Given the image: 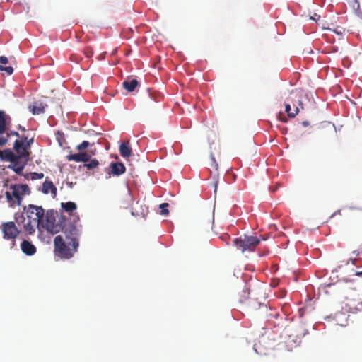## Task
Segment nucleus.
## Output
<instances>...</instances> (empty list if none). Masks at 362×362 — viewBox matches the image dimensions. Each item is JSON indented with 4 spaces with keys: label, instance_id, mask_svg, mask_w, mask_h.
Instances as JSON below:
<instances>
[{
    "label": "nucleus",
    "instance_id": "1",
    "mask_svg": "<svg viewBox=\"0 0 362 362\" xmlns=\"http://www.w3.org/2000/svg\"><path fill=\"white\" fill-rule=\"evenodd\" d=\"M66 222V218L63 215L58 216L57 211L51 209L48 210L45 214L43 222L41 226L47 232L52 234H56L62 231L64 228V224Z\"/></svg>",
    "mask_w": 362,
    "mask_h": 362
},
{
    "label": "nucleus",
    "instance_id": "2",
    "mask_svg": "<svg viewBox=\"0 0 362 362\" xmlns=\"http://www.w3.org/2000/svg\"><path fill=\"white\" fill-rule=\"evenodd\" d=\"M54 252L56 256L62 259H69L78 250V245H69V242L63 238L62 235H57L54 239Z\"/></svg>",
    "mask_w": 362,
    "mask_h": 362
},
{
    "label": "nucleus",
    "instance_id": "3",
    "mask_svg": "<svg viewBox=\"0 0 362 362\" xmlns=\"http://www.w3.org/2000/svg\"><path fill=\"white\" fill-rule=\"evenodd\" d=\"M30 194V189L28 185L15 184L8 187V190L6 192V197L11 206H20L23 197Z\"/></svg>",
    "mask_w": 362,
    "mask_h": 362
},
{
    "label": "nucleus",
    "instance_id": "4",
    "mask_svg": "<svg viewBox=\"0 0 362 362\" xmlns=\"http://www.w3.org/2000/svg\"><path fill=\"white\" fill-rule=\"evenodd\" d=\"M260 242L261 240L258 237L246 235L234 238L233 240L234 246L242 252L255 251Z\"/></svg>",
    "mask_w": 362,
    "mask_h": 362
},
{
    "label": "nucleus",
    "instance_id": "5",
    "mask_svg": "<svg viewBox=\"0 0 362 362\" xmlns=\"http://www.w3.org/2000/svg\"><path fill=\"white\" fill-rule=\"evenodd\" d=\"M0 230L3 238L7 240H12V245H15V240L19 235L21 230L17 227L15 221H6L0 225Z\"/></svg>",
    "mask_w": 362,
    "mask_h": 362
},
{
    "label": "nucleus",
    "instance_id": "6",
    "mask_svg": "<svg viewBox=\"0 0 362 362\" xmlns=\"http://www.w3.org/2000/svg\"><path fill=\"white\" fill-rule=\"evenodd\" d=\"M14 219L17 224L23 226L24 231L28 235L34 234L36 227L40 226L35 221L25 217L23 213H16Z\"/></svg>",
    "mask_w": 362,
    "mask_h": 362
},
{
    "label": "nucleus",
    "instance_id": "7",
    "mask_svg": "<svg viewBox=\"0 0 362 362\" xmlns=\"http://www.w3.org/2000/svg\"><path fill=\"white\" fill-rule=\"evenodd\" d=\"M63 231L65 239L69 242V245H74L76 243L78 247L79 246V237L81 235L80 230L72 223L65 225L64 224Z\"/></svg>",
    "mask_w": 362,
    "mask_h": 362
},
{
    "label": "nucleus",
    "instance_id": "8",
    "mask_svg": "<svg viewBox=\"0 0 362 362\" xmlns=\"http://www.w3.org/2000/svg\"><path fill=\"white\" fill-rule=\"evenodd\" d=\"M26 217L41 225L45 217V209L42 206L29 204L25 208Z\"/></svg>",
    "mask_w": 362,
    "mask_h": 362
},
{
    "label": "nucleus",
    "instance_id": "9",
    "mask_svg": "<svg viewBox=\"0 0 362 362\" xmlns=\"http://www.w3.org/2000/svg\"><path fill=\"white\" fill-rule=\"evenodd\" d=\"M303 93V90L300 89H296L292 90L287 99L288 102L292 104L295 108L296 106H298L299 109H303V105L302 102Z\"/></svg>",
    "mask_w": 362,
    "mask_h": 362
},
{
    "label": "nucleus",
    "instance_id": "10",
    "mask_svg": "<svg viewBox=\"0 0 362 362\" xmlns=\"http://www.w3.org/2000/svg\"><path fill=\"white\" fill-rule=\"evenodd\" d=\"M94 155V153H88V152H83L80 151L78 153L70 154L66 156V158L69 161H75V162H83L84 163L89 161L91 156Z\"/></svg>",
    "mask_w": 362,
    "mask_h": 362
},
{
    "label": "nucleus",
    "instance_id": "11",
    "mask_svg": "<svg viewBox=\"0 0 362 362\" xmlns=\"http://www.w3.org/2000/svg\"><path fill=\"white\" fill-rule=\"evenodd\" d=\"M25 146V143H24L23 140L19 139L16 140L13 144V149L19 154L18 156H19V159L21 158H27L30 155L28 148Z\"/></svg>",
    "mask_w": 362,
    "mask_h": 362
},
{
    "label": "nucleus",
    "instance_id": "12",
    "mask_svg": "<svg viewBox=\"0 0 362 362\" xmlns=\"http://www.w3.org/2000/svg\"><path fill=\"white\" fill-rule=\"evenodd\" d=\"M11 124V117L4 111L0 110V134H4Z\"/></svg>",
    "mask_w": 362,
    "mask_h": 362
},
{
    "label": "nucleus",
    "instance_id": "13",
    "mask_svg": "<svg viewBox=\"0 0 362 362\" xmlns=\"http://www.w3.org/2000/svg\"><path fill=\"white\" fill-rule=\"evenodd\" d=\"M21 249L22 252L28 255L32 256L37 252L36 247L30 241L27 240H23L21 243Z\"/></svg>",
    "mask_w": 362,
    "mask_h": 362
},
{
    "label": "nucleus",
    "instance_id": "14",
    "mask_svg": "<svg viewBox=\"0 0 362 362\" xmlns=\"http://www.w3.org/2000/svg\"><path fill=\"white\" fill-rule=\"evenodd\" d=\"M0 158L3 161L14 162L19 160V156L16 155L11 149L0 150Z\"/></svg>",
    "mask_w": 362,
    "mask_h": 362
},
{
    "label": "nucleus",
    "instance_id": "15",
    "mask_svg": "<svg viewBox=\"0 0 362 362\" xmlns=\"http://www.w3.org/2000/svg\"><path fill=\"white\" fill-rule=\"evenodd\" d=\"M42 192L46 194H49V192L54 194V196H56L57 194V188L54 185L53 182L48 179V177L45 179L44 183L42 184Z\"/></svg>",
    "mask_w": 362,
    "mask_h": 362
},
{
    "label": "nucleus",
    "instance_id": "16",
    "mask_svg": "<svg viewBox=\"0 0 362 362\" xmlns=\"http://www.w3.org/2000/svg\"><path fill=\"white\" fill-rule=\"evenodd\" d=\"M119 153L124 158L130 157L132 154V149L129 141L122 142L119 146Z\"/></svg>",
    "mask_w": 362,
    "mask_h": 362
},
{
    "label": "nucleus",
    "instance_id": "17",
    "mask_svg": "<svg viewBox=\"0 0 362 362\" xmlns=\"http://www.w3.org/2000/svg\"><path fill=\"white\" fill-rule=\"evenodd\" d=\"M110 168H111V173L113 175H121L122 174L125 173L126 168L124 165L122 163H110Z\"/></svg>",
    "mask_w": 362,
    "mask_h": 362
},
{
    "label": "nucleus",
    "instance_id": "18",
    "mask_svg": "<svg viewBox=\"0 0 362 362\" xmlns=\"http://www.w3.org/2000/svg\"><path fill=\"white\" fill-rule=\"evenodd\" d=\"M139 86V82L135 78H127L123 83V88L129 92H132Z\"/></svg>",
    "mask_w": 362,
    "mask_h": 362
},
{
    "label": "nucleus",
    "instance_id": "19",
    "mask_svg": "<svg viewBox=\"0 0 362 362\" xmlns=\"http://www.w3.org/2000/svg\"><path fill=\"white\" fill-rule=\"evenodd\" d=\"M11 163V165H9L8 168L12 169L16 174L19 175H21L25 163L21 164L18 162V160Z\"/></svg>",
    "mask_w": 362,
    "mask_h": 362
},
{
    "label": "nucleus",
    "instance_id": "20",
    "mask_svg": "<svg viewBox=\"0 0 362 362\" xmlns=\"http://www.w3.org/2000/svg\"><path fill=\"white\" fill-rule=\"evenodd\" d=\"M45 106L42 103H35L29 106L30 111L33 115H40L45 112Z\"/></svg>",
    "mask_w": 362,
    "mask_h": 362
},
{
    "label": "nucleus",
    "instance_id": "21",
    "mask_svg": "<svg viewBox=\"0 0 362 362\" xmlns=\"http://www.w3.org/2000/svg\"><path fill=\"white\" fill-rule=\"evenodd\" d=\"M61 206L62 208L67 212H72L76 209V204L72 202H62Z\"/></svg>",
    "mask_w": 362,
    "mask_h": 362
},
{
    "label": "nucleus",
    "instance_id": "22",
    "mask_svg": "<svg viewBox=\"0 0 362 362\" xmlns=\"http://www.w3.org/2000/svg\"><path fill=\"white\" fill-rule=\"evenodd\" d=\"M291 103L289 102H288V103H286L285 105V110L287 112L288 116L289 117H291V118L295 117L299 112V108L298 106H296V107L294 109V110L293 112H291Z\"/></svg>",
    "mask_w": 362,
    "mask_h": 362
},
{
    "label": "nucleus",
    "instance_id": "23",
    "mask_svg": "<svg viewBox=\"0 0 362 362\" xmlns=\"http://www.w3.org/2000/svg\"><path fill=\"white\" fill-rule=\"evenodd\" d=\"M99 165V162L97 159H90L89 161L84 163L83 167L88 170H93Z\"/></svg>",
    "mask_w": 362,
    "mask_h": 362
},
{
    "label": "nucleus",
    "instance_id": "24",
    "mask_svg": "<svg viewBox=\"0 0 362 362\" xmlns=\"http://www.w3.org/2000/svg\"><path fill=\"white\" fill-rule=\"evenodd\" d=\"M141 211L140 213L138 212V211H135V212L132 211V215H134V216H141L144 217L147 214V213H148V208H147V206L146 205L143 206V205L141 204Z\"/></svg>",
    "mask_w": 362,
    "mask_h": 362
},
{
    "label": "nucleus",
    "instance_id": "25",
    "mask_svg": "<svg viewBox=\"0 0 362 362\" xmlns=\"http://www.w3.org/2000/svg\"><path fill=\"white\" fill-rule=\"evenodd\" d=\"M44 177V173H31L29 178L32 180H40ZM28 178V177H27Z\"/></svg>",
    "mask_w": 362,
    "mask_h": 362
},
{
    "label": "nucleus",
    "instance_id": "26",
    "mask_svg": "<svg viewBox=\"0 0 362 362\" xmlns=\"http://www.w3.org/2000/svg\"><path fill=\"white\" fill-rule=\"evenodd\" d=\"M169 204L168 203H162L161 204H160V214L161 215H164V216H167L169 214V211L168 209V207Z\"/></svg>",
    "mask_w": 362,
    "mask_h": 362
},
{
    "label": "nucleus",
    "instance_id": "27",
    "mask_svg": "<svg viewBox=\"0 0 362 362\" xmlns=\"http://www.w3.org/2000/svg\"><path fill=\"white\" fill-rule=\"evenodd\" d=\"M90 146V143L88 141H83L81 144L76 146V149L82 151L86 149Z\"/></svg>",
    "mask_w": 362,
    "mask_h": 362
},
{
    "label": "nucleus",
    "instance_id": "28",
    "mask_svg": "<svg viewBox=\"0 0 362 362\" xmlns=\"http://www.w3.org/2000/svg\"><path fill=\"white\" fill-rule=\"evenodd\" d=\"M83 53L86 57H91L93 54V49L91 47H86L84 48Z\"/></svg>",
    "mask_w": 362,
    "mask_h": 362
},
{
    "label": "nucleus",
    "instance_id": "29",
    "mask_svg": "<svg viewBox=\"0 0 362 362\" xmlns=\"http://www.w3.org/2000/svg\"><path fill=\"white\" fill-rule=\"evenodd\" d=\"M0 71H4L8 75H11L13 72V69L12 66H3L0 65Z\"/></svg>",
    "mask_w": 362,
    "mask_h": 362
},
{
    "label": "nucleus",
    "instance_id": "30",
    "mask_svg": "<svg viewBox=\"0 0 362 362\" xmlns=\"http://www.w3.org/2000/svg\"><path fill=\"white\" fill-rule=\"evenodd\" d=\"M8 141V136H0V146H5Z\"/></svg>",
    "mask_w": 362,
    "mask_h": 362
},
{
    "label": "nucleus",
    "instance_id": "31",
    "mask_svg": "<svg viewBox=\"0 0 362 362\" xmlns=\"http://www.w3.org/2000/svg\"><path fill=\"white\" fill-rule=\"evenodd\" d=\"M5 133H6V136H8V138L11 136H16L20 137V135H19V134L17 132H14V131L8 132V130H6V132Z\"/></svg>",
    "mask_w": 362,
    "mask_h": 362
},
{
    "label": "nucleus",
    "instance_id": "32",
    "mask_svg": "<svg viewBox=\"0 0 362 362\" xmlns=\"http://www.w3.org/2000/svg\"><path fill=\"white\" fill-rule=\"evenodd\" d=\"M33 142H34V139H33V137H32L30 139H28L27 142L25 143V146L27 147L28 148H29Z\"/></svg>",
    "mask_w": 362,
    "mask_h": 362
},
{
    "label": "nucleus",
    "instance_id": "33",
    "mask_svg": "<svg viewBox=\"0 0 362 362\" xmlns=\"http://www.w3.org/2000/svg\"><path fill=\"white\" fill-rule=\"evenodd\" d=\"M0 63L2 64H6L8 63V59L5 56L0 57Z\"/></svg>",
    "mask_w": 362,
    "mask_h": 362
},
{
    "label": "nucleus",
    "instance_id": "34",
    "mask_svg": "<svg viewBox=\"0 0 362 362\" xmlns=\"http://www.w3.org/2000/svg\"><path fill=\"white\" fill-rule=\"evenodd\" d=\"M126 200H127V202H130L131 204L132 203V202H133V198H132V195H131L129 193H128V194H127V199H126Z\"/></svg>",
    "mask_w": 362,
    "mask_h": 362
},
{
    "label": "nucleus",
    "instance_id": "35",
    "mask_svg": "<svg viewBox=\"0 0 362 362\" xmlns=\"http://www.w3.org/2000/svg\"><path fill=\"white\" fill-rule=\"evenodd\" d=\"M28 139V136L22 135L20 140H23L24 143H26Z\"/></svg>",
    "mask_w": 362,
    "mask_h": 362
},
{
    "label": "nucleus",
    "instance_id": "36",
    "mask_svg": "<svg viewBox=\"0 0 362 362\" xmlns=\"http://www.w3.org/2000/svg\"><path fill=\"white\" fill-rule=\"evenodd\" d=\"M353 1H354L353 7L355 8V4H356V8H359L358 0H353Z\"/></svg>",
    "mask_w": 362,
    "mask_h": 362
},
{
    "label": "nucleus",
    "instance_id": "37",
    "mask_svg": "<svg viewBox=\"0 0 362 362\" xmlns=\"http://www.w3.org/2000/svg\"><path fill=\"white\" fill-rule=\"evenodd\" d=\"M105 52H103L102 54H100L99 56H98V59L99 60H102L105 58Z\"/></svg>",
    "mask_w": 362,
    "mask_h": 362
},
{
    "label": "nucleus",
    "instance_id": "38",
    "mask_svg": "<svg viewBox=\"0 0 362 362\" xmlns=\"http://www.w3.org/2000/svg\"><path fill=\"white\" fill-rule=\"evenodd\" d=\"M351 209H356L359 211H362V207H355V206H349Z\"/></svg>",
    "mask_w": 362,
    "mask_h": 362
},
{
    "label": "nucleus",
    "instance_id": "39",
    "mask_svg": "<svg viewBox=\"0 0 362 362\" xmlns=\"http://www.w3.org/2000/svg\"><path fill=\"white\" fill-rule=\"evenodd\" d=\"M356 276H362V272H356Z\"/></svg>",
    "mask_w": 362,
    "mask_h": 362
},
{
    "label": "nucleus",
    "instance_id": "40",
    "mask_svg": "<svg viewBox=\"0 0 362 362\" xmlns=\"http://www.w3.org/2000/svg\"><path fill=\"white\" fill-rule=\"evenodd\" d=\"M302 124H303V126H305V127H306V126H308V122H305H305H303V123H302Z\"/></svg>",
    "mask_w": 362,
    "mask_h": 362
},
{
    "label": "nucleus",
    "instance_id": "41",
    "mask_svg": "<svg viewBox=\"0 0 362 362\" xmlns=\"http://www.w3.org/2000/svg\"><path fill=\"white\" fill-rule=\"evenodd\" d=\"M350 259L351 260L352 264L355 265V264H356V259Z\"/></svg>",
    "mask_w": 362,
    "mask_h": 362
},
{
    "label": "nucleus",
    "instance_id": "42",
    "mask_svg": "<svg viewBox=\"0 0 362 362\" xmlns=\"http://www.w3.org/2000/svg\"><path fill=\"white\" fill-rule=\"evenodd\" d=\"M214 192H216V189H217V182L215 183V186H214Z\"/></svg>",
    "mask_w": 362,
    "mask_h": 362
},
{
    "label": "nucleus",
    "instance_id": "43",
    "mask_svg": "<svg viewBox=\"0 0 362 362\" xmlns=\"http://www.w3.org/2000/svg\"><path fill=\"white\" fill-rule=\"evenodd\" d=\"M353 253L355 254L356 256L358 255L359 254V252L357 251H354Z\"/></svg>",
    "mask_w": 362,
    "mask_h": 362
},
{
    "label": "nucleus",
    "instance_id": "44",
    "mask_svg": "<svg viewBox=\"0 0 362 362\" xmlns=\"http://www.w3.org/2000/svg\"><path fill=\"white\" fill-rule=\"evenodd\" d=\"M19 129H22L23 131H25V128L21 127V126L19 127Z\"/></svg>",
    "mask_w": 362,
    "mask_h": 362
},
{
    "label": "nucleus",
    "instance_id": "45",
    "mask_svg": "<svg viewBox=\"0 0 362 362\" xmlns=\"http://www.w3.org/2000/svg\"><path fill=\"white\" fill-rule=\"evenodd\" d=\"M216 169H217L218 164H215Z\"/></svg>",
    "mask_w": 362,
    "mask_h": 362
}]
</instances>
